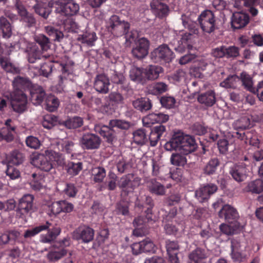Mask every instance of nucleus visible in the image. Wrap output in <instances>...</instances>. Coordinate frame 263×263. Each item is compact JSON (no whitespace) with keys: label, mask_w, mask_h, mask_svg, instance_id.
<instances>
[{"label":"nucleus","mask_w":263,"mask_h":263,"mask_svg":"<svg viewBox=\"0 0 263 263\" xmlns=\"http://www.w3.org/2000/svg\"><path fill=\"white\" fill-rule=\"evenodd\" d=\"M220 218H223L228 224L220 226L222 233L227 235H233L240 232L243 224L239 221V215L237 210L229 204H224L218 213Z\"/></svg>","instance_id":"nucleus-1"},{"label":"nucleus","mask_w":263,"mask_h":263,"mask_svg":"<svg viewBox=\"0 0 263 263\" xmlns=\"http://www.w3.org/2000/svg\"><path fill=\"white\" fill-rule=\"evenodd\" d=\"M45 153V155L37 154L33 155L31 159L32 164L42 171L48 172L53 167L49 157H52L60 165L64 164V159L60 154L50 150H46Z\"/></svg>","instance_id":"nucleus-2"},{"label":"nucleus","mask_w":263,"mask_h":263,"mask_svg":"<svg viewBox=\"0 0 263 263\" xmlns=\"http://www.w3.org/2000/svg\"><path fill=\"white\" fill-rule=\"evenodd\" d=\"M197 21L204 34H210L219 28L218 18L210 10L206 9L202 11L198 16Z\"/></svg>","instance_id":"nucleus-3"},{"label":"nucleus","mask_w":263,"mask_h":263,"mask_svg":"<svg viewBox=\"0 0 263 263\" xmlns=\"http://www.w3.org/2000/svg\"><path fill=\"white\" fill-rule=\"evenodd\" d=\"M35 227L37 234L47 231L46 234H42L40 236V241L45 243L53 242L61 232V229L59 227L53 225L49 221L40 223Z\"/></svg>","instance_id":"nucleus-4"},{"label":"nucleus","mask_w":263,"mask_h":263,"mask_svg":"<svg viewBox=\"0 0 263 263\" xmlns=\"http://www.w3.org/2000/svg\"><path fill=\"white\" fill-rule=\"evenodd\" d=\"M106 28L111 34L115 37L124 35L130 28L128 22L122 21L117 15H111L106 22Z\"/></svg>","instance_id":"nucleus-5"},{"label":"nucleus","mask_w":263,"mask_h":263,"mask_svg":"<svg viewBox=\"0 0 263 263\" xmlns=\"http://www.w3.org/2000/svg\"><path fill=\"white\" fill-rule=\"evenodd\" d=\"M174 58V52L166 44L159 46L151 53V58L154 63H169Z\"/></svg>","instance_id":"nucleus-6"},{"label":"nucleus","mask_w":263,"mask_h":263,"mask_svg":"<svg viewBox=\"0 0 263 263\" xmlns=\"http://www.w3.org/2000/svg\"><path fill=\"white\" fill-rule=\"evenodd\" d=\"M27 97L21 91H13L10 96V104L13 110L18 114L24 112L27 109Z\"/></svg>","instance_id":"nucleus-7"},{"label":"nucleus","mask_w":263,"mask_h":263,"mask_svg":"<svg viewBox=\"0 0 263 263\" xmlns=\"http://www.w3.org/2000/svg\"><path fill=\"white\" fill-rule=\"evenodd\" d=\"M15 8L20 17V21L27 27H32L35 25L36 20L33 14L28 12L23 3L20 0H16Z\"/></svg>","instance_id":"nucleus-8"},{"label":"nucleus","mask_w":263,"mask_h":263,"mask_svg":"<svg viewBox=\"0 0 263 263\" xmlns=\"http://www.w3.org/2000/svg\"><path fill=\"white\" fill-rule=\"evenodd\" d=\"M94 230L85 225L80 226L72 233V237L74 239L81 241L83 243L91 242L94 237Z\"/></svg>","instance_id":"nucleus-9"},{"label":"nucleus","mask_w":263,"mask_h":263,"mask_svg":"<svg viewBox=\"0 0 263 263\" xmlns=\"http://www.w3.org/2000/svg\"><path fill=\"white\" fill-rule=\"evenodd\" d=\"M131 248L134 255H139L142 253H154L155 251V245L149 238H146L132 245Z\"/></svg>","instance_id":"nucleus-10"},{"label":"nucleus","mask_w":263,"mask_h":263,"mask_svg":"<svg viewBox=\"0 0 263 263\" xmlns=\"http://www.w3.org/2000/svg\"><path fill=\"white\" fill-rule=\"evenodd\" d=\"M218 190L217 186L214 183H206L201 186L195 191V195L196 199L201 203L205 202Z\"/></svg>","instance_id":"nucleus-11"},{"label":"nucleus","mask_w":263,"mask_h":263,"mask_svg":"<svg viewBox=\"0 0 263 263\" xmlns=\"http://www.w3.org/2000/svg\"><path fill=\"white\" fill-rule=\"evenodd\" d=\"M149 47V41L145 37H141L136 43V45L133 48L131 53L135 58L142 60L148 54Z\"/></svg>","instance_id":"nucleus-12"},{"label":"nucleus","mask_w":263,"mask_h":263,"mask_svg":"<svg viewBox=\"0 0 263 263\" xmlns=\"http://www.w3.org/2000/svg\"><path fill=\"white\" fill-rule=\"evenodd\" d=\"M140 181V178L135 176L133 174H128L120 178L118 185L123 191L129 190L128 192H130L139 185Z\"/></svg>","instance_id":"nucleus-13"},{"label":"nucleus","mask_w":263,"mask_h":263,"mask_svg":"<svg viewBox=\"0 0 263 263\" xmlns=\"http://www.w3.org/2000/svg\"><path fill=\"white\" fill-rule=\"evenodd\" d=\"M169 120V116L159 111H156L147 115L142 119V122L144 126L151 127L155 123H164Z\"/></svg>","instance_id":"nucleus-14"},{"label":"nucleus","mask_w":263,"mask_h":263,"mask_svg":"<svg viewBox=\"0 0 263 263\" xmlns=\"http://www.w3.org/2000/svg\"><path fill=\"white\" fill-rule=\"evenodd\" d=\"M101 142V139L98 135L91 133L84 134L81 139L82 147L86 149L99 148Z\"/></svg>","instance_id":"nucleus-15"},{"label":"nucleus","mask_w":263,"mask_h":263,"mask_svg":"<svg viewBox=\"0 0 263 263\" xmlns=\"http://www.w3.org/2000/svg\"><path fill=\"white\" fill-rule=\"evenodd\" d=\"M209 255V250L205 246L197 247L189 254L190 261L189 263H206Z\"/></svg>","instance_id":"nucleus-16"},{"label":"nucleus","mask_w":263,"mask_h":263,"mask_svg":"<svg viewBox=\"0 0 263 263\" xmlns=\"http://www.w3.org/2000/svg\"><path fill=\"white\" fill-rule=\"evenodd\" d=\"M247 164L239 163L230 168V174L232 178L237 182L243 181L247 177Z\"/></svg>","instance_id":"nucleus-17"},{"label":"nucleus","mask_w":263,"mask_h":263,"mask_svg":"<svg viewBox=\"0 0 263 263\" xmlns=\"http://www.w3.org/2000/svg\"><path fill=\"white\" fill-rule=\"evenodd\" d=\"M34 197L31 194L24 195L19 200L17 211L25 215L33 211Z\"/></svg>","instance_id":"nucleus-18"},{"label":"nucleus","mask_w":263,"mask_h":263,"mask_svg":"<svg viewBox=\"0 0 263 263\" xmlns=\"http://www.w3.org/2000/svg\"><path fill=\"white\" fill-rule=\"evenodd\" d=\"M29 92L30 100L34 105L41 104L45 99V91L41 86L32 85L29 89Z\"/></svg>","instance_id":"nucleus-19"},{"label":"nucleus","mask_w":263,"mask_h":263,"mask_svg":"<svg viewBox=\"0 0 263 263\" xmlns=\"http://www.w3.org/2000/svg\"><path fill=\"white\" fill-rule=\"evenodd\" d=\"M250 18L248 14L241 12H236L231 18L232 27L234 29H239L245 27L249 22Z\"/></svg>","instance_id":"nucleus-20"},{"label":"nucleus","mask_w":263,"mask_h":263,"mask_svg":"<svg viewBox=\"0 0 263 263\" xmlns=\"http://www.w3.org/2000/svg\"><path fill=\"white\" fill-rule=\"evenodd\" d=\"M151 8L153 13L160 18L166 17L170 11L168 6L159 0H153L151 3Z\"/></svg>","instance_id":"nucleus-21"},{"label":"nucleus","mask_w":263,"mask_h":263,"mask_svg":"<svg viewBox=\"0 0 263 263\" xmlns=\"http://www.w3.org/2000/svg\"><path fill=\"white\" fill-rule=\"evenodd\" d=\"M109 80L106 75L100 74L97 76L93 84L94 88L97 91L106 94L109 91Z\"/></svg>","instance_id":"nucleus-22"},{"label":"nucleus","mask_w":263,"mask_h":263,"mask_svg":"<svg viewBox=\"0 0 263 263\" xmlns=\"http://www.w3.org/2000/svg\"><path fill=\"white\" fill-rule=\"evenodd\" d=\"M112 128L109 125H102L100 127H96V130L103 137L105 141L112 144L117 140L116 133Z\"/></svg>","instance_id":"nucleus-23"},{"label":"nucleus","mask_w":263,"mask_h":263,"mask_svg":"<svg viewBox=\"0 0 263 263\" xmlns=\"http://www.w3.org/2000/svg\"><path fill=\"white\" fill-rule=\"evenodd\" d=\"M57 190L62 194L69 198H74L77 196L78 190L74 183L71 182H65L59 184Z\"/></svg>","instance_id":"nucleus-24"},{"label":"nucleus","mask_w":263,"mask_h":263,"mask_svg":"<svg viewBox=\"0 0 263 263\" xmlns=\"http://www.w3.org/2000/svg\"><path fill=\"white\" fill-rule=\"evenodd\" d=\"M146 219L143 216H138L133 221L135 229L133 231L134 235L139 237L144 235L146 232Z\"/></svg>","instance_id":"nucleus-25"},{"label":"nucleus","mask_w":263,"mask_h":263,"mask_svg":"<svg viewBox=\"0 0 263 263\" xmlns=\"http://www.w3.org/2000/svg\"><path fill=\"white\" fill-rule=\"evenodd\" d=\"M98 39L96 33L92 31H86L78 35L77 41L89 47L93 46Z\"/></svg>","instance_id":"nucleus-26"},{"label":"nucleus","mask_w":263,"mask_h":263,"mask_svg":"<svg viewBox=\"0 0 263 263\" xmlns=\"http://www.w3.org/2000/svg\"><path fill=\"white\" fill-rule=\"evenodd\" d=\"M165 247L170 261H179L177 254L179 250V246L177 241L167 240L165 241Z\"/></svg>","instance_id":"nucleus-27"},{"label":"nucleus","mask_w":263,"mask_h":263,"mask_svg":"<svg viewBox=\"0 0 263 263\" xmlns=\"http://www.w3.org/2000/svg\"><path fill=\"white\" fill-rule=\"evenodd\" d=\"M12 85L14 87L13 91H21L25 92L27 89L29 90L33 84L28 79L17 76L13 81Z\"/></svg>","instance_id":"nucleus-28"},{"label":"nucleus","mask_w":263,"mask_h":263,"mask_svg":"<svg viewBox=\"0 0 263 263\" xmlns=\"http://www.w3.org/2000/svg\"><path fill=\"white\" fill-rule=\"evenodd\" d=\"M165 131L166 127L163 125L161 124L154 127L151 130L148 138L150 145L152 146H156L158 141L160 139L161 137Z\"/></svg>","instance_id":"nucleus-29"},{"label":"nucleus","mask_w":263,"mask_h":263,"mask_svg":"<svg viewBox=\"0 0 263 263\" xmlns=\"http://www.w3.org/2000/svg\"><path fill=\"white\" fill-rule=\"evenodd\" d=\"M182 25L185 28L187 29L189 32L184 34L189 35V39L191 40V36L192 34L198 35L200 32L199 23L192 21L190 18L186 16H182Z\"/></svg>","instance_id":"nucleus-30"},{"label":"nucleus","mask_w":263,"mask_h":263,"mask_svg":"<svg viewBox=\"0 0 263 263\" xmlns=\"http://www.w3.org/2000/svg\"><path fill=\"white\" fill-rule=\"evenodd\" d=\"M183 140V136L181 134H175L169 141L164 145V148L166 151L182 149V142Z\"/></svg>","instance_id":"nucleus-31"},{"label":"nucleus","mask_w":263,"mask_h":263,"mask_svg":"<svg viewBox=\"0 0 263 263\" xmlns=\"http://www.w3.org/2000/svg\"><path fill=\"white\" fill-rule=\"evenodd\" d=\"M53 248L46 255V258L49 262H56L67 253V251L65 249L57 248L56 245L53 246Z\"/></svg>","instance_id":"nucleus-32"},{"label":"nucleus","mask_w":263,"mask_h":263,"mask_svg":"<svg viewBox=\"0 0 263 263\" xmlns=\"http://www.w3.org/2000/svg\"><path fill=\"white\" fill-rule=\"evenodd\" d=\"M197 100L207 107L212 106L216 102L215 93L212 90L201 93L198 95Z\"/></svg>","instance_id":"nucleus-33"},{"label":"nucleus","mask_w":263,"mask_h":263,"mask_svg":"<svg viewBox=\"0 0 263 263\" xmlns=\"http://www.w3.org/2000/svg\"><path fill=\"white\" fill-rule=\"evenodd\" d=\"M163 71V68L158 65H149L144 69V73L149 80H155L158 79L159 74Z\"/></svg>","instance_id":"nucleus-34"},{"label":"nucleus","mask_w":263,"mask_h":263,"mask_svg":"<svg viewBox=\"0 0 263 263\" xmlns=\"http://www.w3.org/2000/svg\"><path fill=\"white\" fill-rule=\"evenodd\" d=\"M79 10V5L73 0H69L61 6L60 11L65 15L70 16L76 14Z\"/></svg>","instance_id":"nucleus-35"},{"label":"nucleus","mask_w":263,"mask_h":263,"mask_svg":"<svg viewBox=\"0 0 263 263\" xmlns=\"http://www.w3.org/2000/svg\"><path fill=\"white\" fill-rule=\"evenodd\" d=\"M133 105L135 109L141 112H145L151 109L152 104L147 98H141L133 102Z\"/></svg>","instance_id":"nucleus-36"},{"label":"nucleus","mask_w":263,"mask_h":263,"mask_svg":"<svg viewBox=\"0 0 263 263\" xmlns=\"http://www.w3.org/2000/svg\"><path fill=\"white\" fill-rule=\"evenodd\" d=\"M220 164V160L217 157L211 158L203 168V173L209 176L215 174Z\"/></svg>","instance_id":"nucleus-37"},{"label":"nucleus","mask_w":263,"mask_h":263,"mask_svg":"<svg viewBox=\"0 0 263 263\" xmlns=\"http://www.w3.org/2000/svg\"><path fill=\"white\" fill-rule=\"evenodd\" d=\"M182 149L186 154L194 152L197 148V144L194 138L190 135L183 136L182 142Z\"/></svg>","instance_id":"nucleus-38"},{"label":"nucleus","mask_w":263,"mask_h":263,"mask_svg":"<svg viewBox=\"0 0 263 263\" xmlns=\"http://www.w3.org/2000/svg\"><path fill=\"white\" fill-rule=\"evenodd\" d=\"M245 190L252 194H259L263 192V181L261 179H256L248 183Z\"/></svg>","instance_id":"nucleus-39"},{"label":"nucleus","mask_w":263,"mask_h":263,"mask_svg":"<svg viewBox=\"0 0 263 263\" xmlns=\"http://www.w3.org/2000/svg\"><path fill=\"white\" fill-rule=\"evenodd\" d=\"M189 35L184 34L182 35L180 40L178 41V45L175 47V50L180 53H183L186 50H190L193 46L191 44Z\"/></svg>","instance_id":"nucleus-40"},{"label":"nucleus","mask_w":263,"mask_h":263,"mask_svg":"<svg viewBox=\"0 0 263 263\" xmlns=\"http://www.w3.org/2000/svg\"><path fill=\"white\" fill-rule=\"evenodd\" d=\"M148 183L149 190L152 193L160 196L165 194L166 191L164 185L157 181L156 179L150 180Z\"/></svg>","instance_id":"nucleus-41"},{"label":"nucleus","mask_w":263,"mask_h":263,"mask_svg":"<svg viewBox=\"0 0 263 263\" xmlns=\"http://www.w3.org/2000/svg\"><path fill=\"white\" fill-rule=\"evenodd\" d=\"M167 85L163 82H156L149 85L147 87L148 92L152 95H158L167 90Z\"/></svg>","instance_id":"nucleus-42"},{"label":"nucleus","mask_w":263,"mask_h":263,"mask_svg":"<svg viewBox=\"0 0 263 263\" xmlns=\"http://www.w3.org/2000/svg\"><path fill=\"white\" fill-rule=\"evenodd\" d=\"M34 41L40 47L42 51H47L50 47L51 43L49 39L43 34L35 35Z\"/></svg>","instance_id":"nucleus-43"},{"label":"nucleus","mask_w":263,"mask_h":263,"mask_svg":"<svg viewBox=\"0 0 263 263\" xmlns=\"http://www.w3.org/2000/svg\"><path fill=\"white\" fill-rule=\"evenodd\" d=\"M240 78L239 76L236 74L230 75L223 81L221 82L220 85L226 88L234 89L237 87Z\"/></svg>","instance_id":"nucleus-44"},{"label":"nucleus","mask_w":263,"mask_h":263,"mask_svg":"<svg viewBox=\"0 0 263 263\" xmlns=\"http://www.w3.org/2000/svg\"><path fill=\"white\" fill-rule=\"evenodd\" d=\"M239 78L246 89L251 92H254L255 87H253L252 78L249 74L246 72H242L241 73Z\"/></svg>","instance_id":"nucleus-45"},{"label":"nucleus","mask_w":263,"mask_h":263,"mask_svg":"<svg viewBox=\"0 0 263 263\" xmlns=\"http://www.w3.org/2000/svg\"><path fill=\"white\" fill-rule=\"evenodd\" d=\"M133 139L134 142L139 145L145 144L148 141L145 130L141 128L135 131L133 133Z\"/></svg>","instance_id":"nucleus-46"},{"label":"nucleus","mask_w":263,"mask_h":263,"mask_svg":"<svg viewBox=\"0 0 263 263\" xmlns=\"http://www.w3.org/2000/svg\"><path fill=\"white\" fill-rule=\"evenodd\" d=\"M67 172L72 176L79 174L83 168V164L81 162L75 163L72 161L69 162L66 166Z\"/></svg>","instance_id":"nucleus-47"},{"label":"nucleus","mask_w":263,"mask_h":263,"mask_svg":"<svg viewBox=\"0 0 263 263\" xmlns=\"http://www.w3.org/2000/svg\"><path fill=\"white\" fill-rule=\"evenodd\" d=\"M42 57H44V56L42 55L38 47L36 46L31 47L28 50V61L30 63H35L37 60L41 59Z\"/></svg>","instance_id":"nucleus-48"},{"label":"nucleus","mask_w":263,"mask_h":263,"mask_svg":"<svg viewBox=\"0 0 263 263\" xmlns=\"http://www.w3.org/2000/svg\"><path fill=\"white\" fill-rule=\"evenodd\" d=\"M34 9L36 13L44 18H47L51 12L50 8L46 4L38 3L34 6Z\"/></svg>","instance_id":"nucleus-49"},{"label":"nucleus","mask_w":263,"mask_h":263,"mask_svg":"<svg viewBox=\"0 0 263 263\" xmlns=\"http://www.w3.org/2000/svg\"><path fill=\"white\" fill-rule=\"evenodd\" d=\"M33 179L30 183L31 188L34 191H40L43 187L44 177L42 175L33 173L32 175Z\"/></svg>","instance_id":"nucleus-50"},{"label":"nucleus","mask_w":263,"mask_h":263,"mask_svg":"<svg viewBox=\"0 0 263 263\" xmlns=\"http://www.w3.org/2000/svg\"><path fill=\"white\" fill-rule=\"evenodd\" d=\"M0 28L4 38H9L11 35V27L8 20L4 17L0 18Z\"/></svg>","instance_id":"nucleus-51"},{"label":"nucleus","mask_w":263,"mask_h":263,"mask_svg":"<svg viewBox=\"0 0 263 263\" xmlns=\"http://www.w3.org/2000/svg\"><path fill=\"white\" fill-rule=\"evenodd\" d=\"M194 63L192 68L193 72L196 77L200 78L202 74L201 72L206 69L208 63L203 60L198 61L197 59Z\"/></svg>","instance_id":"nucleus-52"},{"label":"nucleus","mask_w":263,"mask_h":263,"mask_svg":"<svg viewBox=\"0 0 263 263\" xmlns=\"http://www.w3.org/2000/svg\"><path fill=\"white\" fill-rule=\"evenodd\" d=\"M129 203L124 200H122L116 204V210L117 214L123 216H128Z\"/></svg>","instance_id":"nucleus-53"},{"label":"nucleus","mask_w":263,"mask_h":263,"mask_svg":"<svg viewBox=\"0 0 263 263\" xmlns=\"http://www.w3.org/2000/svg\"><path fill=\"white\" fill-rule=\"evenodd\" d=\"M83 123V119L79 117L70 118L64 122L65 126L69 129L81 127Z\"/></svg>","instance_id":"nucleus-54"},{"label":"nucleus","mask_w":263,"mask_h":263,"mask_svg":"<svg viewBox=\"0 0 263 263\" xmlns=\"http://www.w3.org/2000/svg\"><path fill=\"white\" fill-rule=\"evenodd\" d=\"M59 105V101L54 96H49L46 99V108L47 110L52 112L57 110Z\"/></svg>","instance_id":"nucleus-55"},{"label":"nucleus","mask_w":263,"mask_h":263,"mask_svg":"<svg viewBox=\"0 0 263 263\" xmlns=\"http://www.w3.org/2000/svg\"><path fill=\"white\" fill-rule=\"evenodd\" d=\"M58 117L52 115H47L44 116L42 121L43 126L46 129H50L57 125Z\"/></svg>","instance_id":"nucleus-56"},{"label":"nucleus","mask_w":263,"mask_h":263,"mask_svg":"<svg viewBox=\"0 0 263 263\" xmlns=\"http://www.w3.org/2000/svg\"><path fill=\"white\" fill-rule=\"evenodd\" d=\"M92 175L94 182L101 183L106 176V170L102 167H95L92 170Z\"/></svg>","instance_id":"nucleus-57"},{"label":"nucleus","mask_w":263,"mask_h":263,"mask_svg":"<svg viewBox=\"0 0 263 263\" xmlns=\"http://www.w3.org/2000/svg\"><path fill=\"white\" fill-rule=\"evenodd\" d=\"M58 146L59 150L67 154H71L74 150V143L71 141L62 140Z\"/></svg>","instance_id":"nucleus-58"},{"label":"nucleus","mask_w":263,"mask_h":263,"mask_svg":"<svg viewBox=\"0 0 263 263\" xmlns=\"http://www.w3.org/2000/svg\"><path fill=\"white\" fill-rule=\"evenodd\" d=\"M64 30L68 32L76 33L79 29L77 23L72 18H67L63 23Z\"/></svg>","instance_id":"nucleus-59"},{"label":"nucleus","mask_w":263,"mask_h":263,"mask_svg":"<svg viewBox=\"0 0 263 263\" xmlns=\"http://www.w3.org/2000/svg\"><path fill=\"white\" fill-rule=\"evenodd\" d=\"M143 73L144 71L141 68L134 67L130 70L129 77L132 81L141 83L143 80Z\"/></svg>","instance_id":"nucleus-60"},{"label":"nucleus","mask_w":263,"mask_h":263,"mask_svg":"<svg viewBox=\"0 0 263 263\" xmlns=\"http://www.w3.org/2000/svg\"><path fill=\"white\" fill-rule=\"evenodd\" d=\"M171 162L173 165L176 166H184L186 163V159L183 155L173 153L171 157Z\"/></svg>","instance_id":"nucleus-61"},{"label":"nucleus","mask_w":263,"mask_h":263,"mask_svg":"<svg viewBox=\"0 0 263 263\" xmlns=\"http://www.w3.org/2000/svg\"><path fill=\"white\" fill-rule=\"evenodd\" d=\"M226 58L235 59L239 56V48L235 46H225Z\"/></svg>","instance_id":"nucleus-62"},{"label":"nucleus","mask_w":263,"mask_h":263,"mask_svg":"<svg viewBox=\"0 0 263 263\" xmlns=\"http://www.w3.org/2000/svg\"><path fill=\"white\" fill-rule=\"evenodd\" d=\"M237 137L241 140H244L246 143L256 136L255 133L253 130H242L236 132Z\"/></svg>","instance_id":"nucleus-63"},{"label":"nucleus","mask_w":263,"mask_h":263,"mask_svg":"<svg viewBox=\"0 0 263 263\" xmlns=\"http://www.w3.org/2000/svg\"><path fill=\"white\" fill-rule=\"evenodd\" d=\"M160 102L163 107L166 108H172L175 106L176 100L173 97L164 96L160 98Z\"/></svg>","instance_id":"nucleus-64"}]
</instances>
